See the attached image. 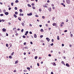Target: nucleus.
I'll return each instance as SVG.
<instances>
[{"mask_svg":"<svg viewBox=\"0 0 74 74\" xmlns=\"http://www.w3.org/2000/svg\"><path fill=\"white\" fill-rule=\"evenodd\" d=\"M66 2L67 4H70V0H66Z\"/></svg>","mask_w":74,"mask_h":74,"instance_id":"obj_1","label":"nucleus"},{"mask_svg":"<svg viewBox=\"0 0 74 74\" xmlns=\"http://www.w3.org/2000/svg\"><path fill=\"white\" fill-rule=\"evenodd\" d=\"M32 15H33V14H32V12L30 13L27 14V15L28 16H31Z\"/></svg>","mask_w":74,"mask_h":74,"instance_id":"obj_2","label":"nucleus"},{"mask_svg":"<svg viewBox=\"0 0 74 74\" xmlns=\"http://www.w3.org/2000/svg\"><path fill=\"white\" fill-rule=\"evenodd\" d=\"M9 14V13H8V12H5V15H8V14Z\"/></svg>","mask_w":74,"mask_h":74,"instance_id":"obj_3","label":"nucleus"},{"mask_svg":"<svg viewBox=\"0 0 74 74\" xmlns=\"http://www.w3.org/2000/svg\"><path fill=\"white\" fill-rule=\"evenodd\" d=\"M46 39L47 40V41H48V42H49V40H50V39H49L48 38H46Z\"/></svg>","mask_w":74,"mask_h":74,"instance_id":"obj_4","label":"nucleus"},{"mask_svg":"<svg viewBox=\"0 0 74 74\" xmlns=\"http://www.w3.org/2000/svg\"><path fill=\"white\" fill-rule=\"evenodd\" d=\"M66 66H67V67H70V65H69V64H68V63L66 64Z\"/></svg>","mask_w":74,"mask_h":74,"instance_id":"obj_5","label":"nucleus"},{"mask_svg":"<svg viewBox=\"0 0 74 74\" xmlns=\"http://www.w3.org/2000/svg\"><path fill=\"white\" fill-rule=\"evenodd\" d=\"M62 5H63L64 7H66V5H65L64 4V3H62Z\"/></svg>","mask_w":74,"mask_h":74,"instance_id":"obj_6","label":"nucleus"},{"mask_svg":"<svg viewBox=\"0 0 74 74\" xmlns=\"http://www.w3.org/2000/svg\"><path fill=\"white\" fill-rule=\"evenodd\" d=\"M49 11H51V8H49V9H48Z\"/></svg>","mask_w":74,"mask_h":74,"instance_id":"obj_7","label":"nucleus"},{"mask_svg":"<svg viewBox=\"0 0 74 74\" xmlns=\"http://www.w3.org/2000/svg\"><path fill=\"white\" fill-rule=\"evenodd\" d=\"M57 25V24L56 23H53V26H55L56 25Z\"/></svg>","mask_w":74,"mask_h":74,"instance_id":"obj_8","label":"nucleus"},{"mask_svg":"<svg viewBox=\"0 0 74 74\" xmlns=\"http://www.w3.org/2000/svg\"><path fill=\"white\" fill-rule=\"evenodd\" d=\"M2 30H3V32H5L6 31V29H5V28L3 29Z\"/></svg>","mask_w":74,"mask_h":74,"instance_id":"obj_9","label":"nucleus"},{"mask_svg":"<svg viewBox=\"0 0 74 74\" xmlns=\"http://www.w3.org/2000/svg\"><path fill=\"white\" fill-rule=\"evenodd\" d=\"M18 20H19V21H21V18L20 17H18Z\"/></svg>","mask_w":74,"mask_h":74,"instance_id":"obj_10","label":"nucleus"},{"mask_svg":"<svg viewBox=\"0 0 74 74\" xmlns=\"http://www.w3.org/2000/svg\"><path fill=\"white\" fill-rule=\"evenodd\" d=\"M57 40H60V38H59V36H57Z\"/></svg>","mask_w":74,"mask_h":74,"instance_id":"obj_11","label":"nucleus"},{"mask_svg":"<svg viewBox=\"0 0 74 74\" xmlns=\"http://www.w3.org/2000/svg\"><path fill=\"white\" fill-rule=\"evenodd\" d=\"M34 36L35 38H37V35H36V34H34Z\"/></svg>","mask_w":74,"mask_h":74,"instance_id":"obj_12","label":"nucleus"},{"mask_svg":"<svg viewBox=\"0 0 74 74\" xmlns=\"http://www.w3.org/2000/svg\"><path fill=\"white\" fill-rule=\"evenodd\" d=\"M15 2L16 3H17L19 2V1L18 0H16V1H15Z\"/></svg>","mask_w":74,"mask_h":74,"instance_id":"obj_13","label":"nucleus"},{"mask_svg":"<svg viewBox=\"0 0 74 74\" xmlns=\"http://www.w3.org/2000/svg\"><path fill=\"white\" fill-rule=\"evenodd\" d=\"M19 11H20V12H22L23 11H22V10L20 9Z\"/></svg>","mask_w":74,"mask_h":74,"instance_id":"obj_14","label":"nucleus"},{"mask_svg":"<svg viewBox=\"0 0 74 74\" xmlns=\"http://www.w3.org/2000/svg\"><path fill=\"white\" fill-rule=\"evenodd\" d=\"M40 31L41 32H44V30H43V29H40Z\"/></svg>","mask_w":74,"mask_h":74,"instance_id":"obj_15","label":"nucleus"},{"mask_svg":"<svg viewBox=\"0 0 74 74\" xmlns=\"http://www.w3.org/2000/svg\"><path fill=\"white\" fill-rule=\"evenodd\" d=\"M21 24L23 26H25V24H24L23 23H22Z\"/></svg>","mask_w":74,"mask_h":74,"instance_id":"obj_16","label":"nucleus"},{"mask_svg":"<svg viewBox=\"0 0 74 74\" xmlns=\"http://www.w3.org/2000/svg\"><path fill=\"white\" fill-rule=\"evenodd\" d=\"M14 16L15 18H16V17H17V16H16V15L15 14H14Z\"/></svg>","mask_w":74,"mask_h":74,"instance_id":"obj_17","label":"nucleus"},{"mask_svg":"<svg viewBox=\"0 0 74 74\" xmlns=\"http://www.w3.org/2000/svg\"><path fill=\"white\" fill-rule=\"evenodd\" d=\"M18 63V61H16L15 62V64H17V63Z\"/></svg>","mask_w":74,"mask_h":74,"instance_id":"obj_18","label":"nucleus"},{"mask_svg":"<svg viewBox=\"0 0 74 74\" xmlns=\"http://www.w3.org/2000/svg\"><path fill=\"white\" fill-rule=\"evenodd\" d=\"M28 6V7H31V5L30 4H28L27 5Z\"/></svg>","mask_w":74,"mask_h":74,"instance_id":"obj_19","label":"nucleus"},{"mask_svg":"<svg viewBox=\"0 0 74 74\" xmlns=\"http://www.w3.org/2000/svg\"><path fill=\"white\" fill-rule=\"evenodd\" d=\"M17 9H18V8H17V7H15L14 8V10H17Z\"/></svg>","mask_w":74,"mask_h":74,"instance_id":"obj_20","label":"nucleus"},{"mask_svg":"<svg viewBox=\"0 0 74 74\" xmlns=\"http://www.w3.org/2000/svg\"><path fill=\"white\" fill-rule=\"evenodd\" d=\"M15 14H16V15H17V14H18V13L17 12H15Z\"/></svg>","mask_w":74,"mask_h":74,"instance_id":"obj_21","label":"nucleus"},{"mask_svg":"<svg viewBox=\"0 0 74 74\" xmlns=\"http://www.w3.org/2000/svg\"><path fill=\"white\" fill-rule=\"evenodd\" d=\"M32 8H33L34 10H35V9H36V8H35V7L32 6Z\"/></svg>","mask_w":74,"mask_h":74,"instance_id":"obj_22","label":"nucleus"},{"mask_svg":"<svg viewBox=\"0 0 74 74\" xmlns=\"http://www.w3.org/2000/svg\"><path fill=\"white\" fill-rule=\"evenodd\" d=\"M14 52H12L11 54V56H13L14 55Z\"/></svg>","mask_w":74,"mask_h":74,"instance_id":"obj_23","label":"nucleus"},{"mask_svg":"<svg viewBox=\"0 0 74 74\" xmlns=\"http://www.w3.org/2000/svg\"><path fill=\"white\" fill-rule=\"evenodd\" d=\"M37 58H38L37 56L35 57V59H37Z\"/></svg>","mask_w":74,"mask_h":74,"instance_id":"obj_24","label":"nucleus"},{"mask_svg":"<svg viewBox=\"0 0 74 74\" xmlns=\"http://www.w3.org/2000/svg\"><path fill=\"white\" fill-rule=\"evenodd\" d=\"M23 38H26V36H25L23 35Z\"/></svg>","mask_w":74,"mask_h":74,"instance_id":"obj_25","label":"nucleus"},{"mask_svg":"<svg viewBox=\"0 0 74 74\" xmlns=\"http://www.w3.org/2000/svg\"><path fill=\"white\" fill-rule=\"evenodd\" d=\"M9 58H10V59H12V56H9Z\"/></svg>","mask_w":74,"mask_h":74,"instance_id":"obj_26","label":"nucleus"},{"mask_svg":"<svg viewBox=\"0 0 74 74\" xmlns=\"http://www.w3.org/2000/svg\"><path fill=\"white\" fill-rule=\"evenodd\" d=\"M43 37V35H40V38H42Z\"/></svg>","mask_w":74,"mask_h":74,"instance_id":"obj_27","label":"nucleus"},{"mask_svg":"<svg viewBox=\"0 0 74 74\" xmlns=\"http://www.w3.org/2000/svg\"><path fill=\"white\" fill-rule=\"evenodd\" d=\"M27 69L28 70H30V68L29 67H27Z\"/></svg>","mask_w":74,"mask_h":74,"instance_id":"obj_28","label":"nucleus"},{"mask_svg":"<svg viewBox=\"0 0 74 74\" xmlns=\"http://www.w3.org/2000/svg\"><path fill=\"white\" fill-rule=\"evenodd\" d=\"M11 5H12V6H13V5H14V3L12 2L11 3Z\"/></svg>","mask_w":74,"mask_h":74,"instance_id":"obj_29","label":"nucleus"},{"mask_svg":"<svg viewBox=\"0 0 74 74\" xmlns=\"http://www.w3.org/2000/svg\"><path fill=\"white\" fill-rule=\"evenodd\" d=\"M3 15H4V14H0L1 16H3Z\"/></svg>","mask_w":74,"mask_h":74,"instance_id":"obj_30","label":"nucleus"},{"mask_svg":"<svg viewBox=\"0 0 74 74\" xmlns=\"http://www.w3.org/2000/svg\"><path fill=\"white\" fill-rule=\"evenodd\" d=\"M23 30H23V29H22L21 31V32H22H22H23Z\"/></svg>","mask_w":74,"mask_h":74,"instance_id":"obj_31","label":"nucleus"},{"mask_svg":"<svg viewBox=\"0 0 74 74\" xmlns=\"http://www.w3.org/2000/svg\"><path fill=\"white\" fill-rule=\"evenodd\" d=\"M6 45L7 47H8V44H6Z\"/></svg>","mask_w":74,"mask_h":74,"instance_id":"obj_32","label":"nucleus"},{"mask_svg":"<svg viewBox=\"0 0 74 74\" xmlns=\"http://www.w3.org/2000/svg\"><path fill=\"white\" fill-rule=\"evenodd\" d=\"M39 11L40 12H41V9H39Z\"/></svg>","mask_w":74,"mask_h":74,"instance_id":"obj_33","label":"nucleus"},{"mask_svg":"<svg viewBox=\"0 0 74 74\" xmlns=\"http://www.w3.org/2000/svg\"><path fill=\"white\" fill-rule=\"evenodd\" d=\"M67 32V30H66L64 31V32L65 33H66V32Z\"/></svg>","mask_w":74,"mask_h":74,"instance_id":"obj_34","label":"nucleus"},{"mask_svg":"<svg viewBox=\"0 0 74 74\" xmlns=\"http://www.w3.org/2000/svg\"><path fill=\"white\" fill-rule=\"evenodd\" d=\"M42 18L43 19H45V16H42Z\"/></svg>","mask_w":74,"mask_h":74,"instance_id":"obj_35","label":"nucleus"},{"mask_svg":"<svg viewBox=\"0 0 74 74\" xmlns=\"http://www.w3.org/2000/svg\"><path fill=\"white\" fill-rule=\"evenodd\" d=\"M25 33H26L27 34H28V33H29V32H28V31H27L25 32Z\"/></svg>","mask_w":74,"mask_h":74,"instance_id":"obj_36","label":"nucleus"},{"mask_svg":"<svg viewBox=\"0 0 74 74\" xmlns=\"http://www.w3.org/2000/svg\"><path fill=\"white\" fill-rule=\"evenodd\" d=\"M1 22H5V21H4V20H3V19H2V20H1Z\"/></svg>","mask_w":74,"mask_h":74,"instance_id":"obj_37","label":"nucleus"},{"mask_svg":"<svg viewBox=\"0 0 74 74\" xmlns=\"http://www.w3.org/2000/svg\"><path fill=\"white\" fill-rule=\"evenodd\" d=\"M43 7H45V8H47V6H45V5H43Z\"/></svg>","mask_w":74,"mask_h":74,"instance_id":"obj_38","label":"nucleus"},{"mask_svg":"<svg viewBox=\"0 0 74 74\" xmlns=\"http://www.w3.org/2000/svg\"><path fill=\"white\" fill-rule=\"evenodd\" d=\"M26 42H25L24 43H23V45H26Z\"/></svg>","mask_w":74,"mask_h":74,"instance_id":"obj_39","label":"nucleus"},{"mask_svg":"<svg viewBox=\"0 0 74 74\" xmlns=\"http://www.w3.org/2000/svg\"><path fill=\"white\" fill-rule=\"evenodd\" d=\"M53 66H54V65H55V66H56V64H55V62H53Z\"/></svg>","mask_w":74,"mask_h":74,"instance_id":"obj_40","label":"nucleus"},{"mask_svg":"<svg viewBox=\"0 0 74 74\" xmlns=\"http://www.w3.org/2000/svg\"><path fill=\"white\" fill-rule=\"evenodd\" d=\"M11 8L10 7H9L8 8L9 10H11Z\"/></svg>","mask_w":74,"mask_h":74,"instance_id":"obj_41","label":"nucleus"},{"mask_svg":"<svg viewBox=\"0 0 74 74\" xmlns=\"http://www.w3.org/2000/svg\"><path fill=\"white\" fill-rule=\"evenodd\" d=\"M62 26H63V25L62 23H61V24L60 25V27H62Z\"/></svg>","mask_w":74,"mask_h":74,"instance_id":"obj_42","label":"nucleus"},{"mask_svg":"<svg viewBox=\"0 0 74 74\" xmlns=\"http://www.w3.org/2000/svg\"><path fill=\"white\" fill-rule=\"evenodd\" d=\"M51 46H53V43H52L51 44Z\"/></svg>","mask_w":74,"mask_h":74,"instance_id":"obj_43","label":"nucleus"},{"mask_svg":"<svg viewBox=\"0 0 74 74\" xmlns=\"http://www.w3.org/2000/svg\"><path fill=\"white\" fill-rule=\"evenodd\" d=\"M18 33L16 34V36H18Z\"/></svg>","mask_w":74,"mask_h":74,"instance_id":"obj_44","label":"nucleus"},{"mask_svg":"<svg viewBox=\"0 0 74 74\" xmlns=\"http://www.w3.org/2000/svg\"><path fill=\"white\" fill-rule=\"evenodd\" d=\"M48 56H50V57H51V54H49L48 55Z\"/></svg>","mask_w":74,"mask_h":74,"instance_id":"obj_45","label":"nucleus"},{"mask_svg":"<svg viewBox=\"0 0 74 74\" xmlns=\"http://www.w3.org/2000/svg\"><path fill=\"white\" fill-rule=\"evenodd\" d=\"M37 65L38 66H40V64H39V63H37Z\"/></svg>","mask_w":74,"mask_h":74,"instance_id":"obj_46","label":"nucleus"},{"mask_svg":"<svg viewBox=\"0 0 74 74\" xmlns=\"http://www.w3.org/2000/svg\"><path fill=\"white\" fill-rule=\"evenodd\" d=\"M45 26H47V27H48V24H46L45 25Z\"/></svg>","mask_w":74,"mask_h":74,"instance_id":"obj_47","label":"nucleus"},{"mask_svg":"<svg viewBox=\"0 0 74 74\" xmlns=\"http://www.w3.org/2000/svg\"><path fill=\"white\" fill-rule=\"evenodd\" d=\"M27 48V47H25V49H28Z\"/></svg>","mask_w":74,"mask_h":74,"instance_id":"obj_48","label":"nucleus"},{"mask_svg":"<svg viewBox=\"0 0 74 74\" xmlns=\"http://www.w3.org/2000/svg\"><path fill=\"white\" fill-rule=\"evenodd\" d=\"M29 33H30V34H32V32L30 31V32H29Z\"/></svg>","mask_w":74,"mask_h":74,"instance_id":"obj_49","label":"nucleus"},{"mask_svg":"<svg viewBox=\"0 0 74 74\" xmlns=\"http://www.w3.org/2000/svg\"><path fill=\"white\" fill-rule=\"evenodd\" d=\"M32 6H34V4L33 3L32 4Z\"/></svg>","mask_w":74,"mask_h":74,"instance_id":"obj_50","label":"nucleus"},{"mask_svg":"<svg viewBox=\"0 0 74 74\" xmlns=\"http://www.w3.org/2000/svg\"><path fill=\"white\" fill-rule=\"evenodd\" d=\"M35 16H36V17H38V15H35Z\"/></svg>","mask_w":74,"mask_h":74,"instance_id":"obj_51","label":"nucleus"},{"mask_svg":"<svg viewBox=\"0 0 74 74\" xmlns=\"http://www.w3.org/2000/svg\"><path fill=\"white\" fill-rule=\"evenodd\" d=\"M30 43L31 44H33V42H30Z\"/></svg>","mask_w":74,"mask_h":74,"instance_id":"obj_52","label":"nucleus"},{"mask_svg":"<svg viewBox=\"0 0 74 74\" xmlns=\"http://www.w3.org/2000/svg\"><path fill=\"white\" fill-rule=\"evenodd\" d=\"M51 5L52 7H53V6H54V5H53V4H52Z\"/></svg>","mask_w":74,"mask_h":74,"instance_id":"obj_53","label":"nucleus"},{"mask_svg":"<svg viewBox=\"0 0 74 74\" xmlns=\"http://www.w3.org/2000/svg\"><path fill=\"white\" fill-rule=\"evenodd\" d=\"M64 63V61H62V64H63Z\"/></svg>","mask_w":74,"mask_h":74,"instance_id":"obj_54","label":"nucleus"},{"mask_svg":"<svg viewBox=\"0 0 74 74\" xmlns=\"http://www.w3.org/2000/svg\"><path fill=\"white\" fill-rule=\"evenodd\" d=\"M51 41H52V42H53V41H54V40H53V39H52V40Z\"/></svg>","mask_w":74,"mask_h":74,"instance_id":"obj_55","label":"nucleus"},{"mask_svg":"<svg viewBox=\"0 0 74 74\" xmlns=\"http://www.w3.org/2000/svg\"><path fill=\"white\" fill-rule=\"evenodd\" d=\"M55 26L56 27V28L58 27V25H55Z\"/></svg>","mask_w":74,"mask_h":74,"instance_id":"obj_56","label":"nucleus"},{"mask_svg":"<svg viewBox=\"0 0 74 74\" xmlns=\"http://www.w3.org/2000/svg\"><path fill=\"white\" fill-rule=\"evenodd\" d=\"M39 26L40 27H42V25H40Z\"/></svg>","mask_w":74,"mask_h":74,"instance_id":"obj_57","label":"nucleus"},{"mask_svg":"<svg viewBox=\"0 0 74 74\" xmlns=\"http://www.w3.org/2000/svg\"><path fill=\"white\" fill-rule=\"evenodd\" d=\"M71 37H73V34H71Z\"/></svg>","mask_w":74,"mask_h":74,"instance_id":"obj_58","label":"nucleus"},{"mask_svg":"<svg viewBox=\"0 0 74 74\" xmlns=\"http://www.w3.org/2000/svg\"><path fill=\"white\" fill-rule=\"evenodd\" d=\"M64 44H62V47H64Z\"/></svg>","mask_w":74,"mask_h":74,"instance_id":"obj_59","label":"nucleus"},{"mask_svg":"<svg viewBox=\"0 0 74 74\" xmlns=\"http://www.w3.org/2000/svg\"><path fill=\"white\" fill-rule=\"evenodd\" d=\"M49 2H50V1L49 0H48L47 1V3H49Z\"/></svg>","mask_w":74,"mask_h":74,"instance_id":"obj_60","label":"nucleus"},{"mask_svg":"<svg viewBox=\"0 0 74 74\" xmlns=\"http://www.w3.org/2000/svg\"><path fill=\"white\" fill-rule=\"evenodd\" d=\"M54 19H55V17H53V20H54Z\"/></svg>","mask_w":74,"mask_h":74,"instance_id":"obj_61","label":"nucleus"},{"mask_svg":"<svg viewBox=\"0 0 74 74\" xmlns=\"http://www.w3.org/2000/svg\"><path fill=\"white\" fill-rule=\"evenodd\" d=\"M3 35H2V34H1L0 33V36H2Z\"/></svg>","mask_w":74,"mask_h":74,"instance_id":"obj_62","label":"nucleus"},{"mask_svg":"<svg viewBox=\"0 0 74 74\" xmlns=\"http://www.w3.org/2000/svg\"><path fill=\"white\" fill-rule=\"evenodd\" d=\"M8 23L9 25H11V23H10V22Z\"/></svg>","mask_w":74,"mask_h":74,"instance_id":"obj_63","label":"nucleus"},{"mask_svg":"<svg viewBox=\"0 0 74 74\" xmlns=\"http://www.w3.org/2000/svg\"><path fill=\"white\" fill-rule=\"evenodd\" d=\"M21 30V29H19V28H18V29H17V30L18 31H19V30Z\"/></svg>","mask_w":74,"mask_h":74,"instance_id":"obj_64","label":"nucleus"}]
</instances>
